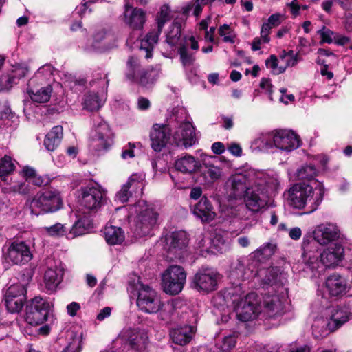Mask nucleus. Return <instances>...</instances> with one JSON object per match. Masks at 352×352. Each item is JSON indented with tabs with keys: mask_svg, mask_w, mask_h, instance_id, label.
Wrapping results in <instances>:
<instances>
[{
	"mask_svg": "<svg viewBox=\"0 0 352 352\" xmlns=\"http://www.w3.org/2000/svg\"><path fill=\"white\" fill-rule=\"evenodd\" d=\"M133 196L127 186L124 184L120 190L116 193L115 199L116 201L124 204L127 202Z\"/></svg>",
	"mask_w": 352,
	"mask_h": 352,
	"instance_id": "nucleus-56",
	"label": "nucleus"
},
{
	"mask_svg": "<svg viewBox=\"0 0 352 352\" xmlns=\"http://www.w3.org/2000/svg\"><path fill=\"white\" fill-rule=\"evenodd\" d=\"M137 305L142 311L149 314L161 311L162 319H166L173 313L175 302L168 301L163 304L155 290L148 285L139 283Z\"/></svg>",
	"mask_w": 352,
	"mask_h": 352,
	"instance_id": "nucleus-4",
	"label": "nucleus"
},
{
	"mask_svg": "<svg viewBox=\"0 0 352 352\" xmlns=\"http://www.w3.org/2000/svg\"><path fill=\"white\" fill-rule=\"evenodd\" d=\"M83 335L82 332L70 331L67 345L62 352H81L82 349Z\"/></svg>",
	"mask_w": 352,
	"mask_h": 352,
	"instance_id": "nucleus-41",
	"label": "nucleus"
},
{
	"mask_svg": "<svg viewBox=\"0 0 352 352\" xmlns=\"http://www.w3.org/2000/svg\"><path fill=\"white\" fill-rule=\"evenodd\" d=\"M211 2L210 0H195V1H192L183 7V13L188 14L190 11L193 10L194 15L198 16L202 12L203 6Z\"/></svg>",
	"mask_w": 352,
	"mask_h": 352,
	"instance_id": "nucleus-51",
	"label": "nucleus"
},
{
	"mask_svg": "<svg viewBox=\"0 0 352 352\" xmlns=\"http://www.w3.org/2000/svg\"><path fill=\"white\" fill-rule=\"evenodd\" d=\"M135 146L134 144L129 143L127 145L123 147L121 157L123 160H127L133 158L134 155V148Z\"/></svg>",
	"mask_w": 352,
	"mask_h": 352,
	"instance_id": "nucleus-61",
	"label": "nucleus"
},
{
	"mask_svg": "<svg viewBox=\"0 0 352 352\" xmlns=\"http://www.w3.org/2000/svg\"><path fill=\"white\" fill-rule=\"evenodd\" d=\"M315 190L316 192L305 182L295 184L286 192L288 203L297 209H303L309 205V210L307 213H311L316 210L324 196V188L321 185Z\"/></svg>",
	"mask_w": 352,
	"mask_h": 352,
	"instance_id": "nucleus-3",
	"label": "nucleus"
},
{
	"mask_svg": "<svg viewBox=\"0 0 352 352\" xmlns=\"http://www.w3.org/2000/svg\"><path fill=\"white\" fill-rule=\"evenodd\" d=\"M343 253L342 245L333 243L320 253V261L326 267H333L341 261Z\"/></svg>",
	"mask_w": 352,
	"mask_h": 352,
	"instance_id": "nucleus-28",
	"label": "nucleus"
},
{
	"mask_svg": "<svg viewBox=\"0 0 352 352\" xmlns=\"http://www.w3.org/2000/svg\"><path fill=\"white\" fill-rule=\"evenodd\" d=\"M25 205L32 214L38 216L58 210L63 201L58 191L50 190L37 193L32 199L27 200Z\"/></svg>",
	"mask_w": 352,
	"mask_h": 352,
	"instance_id": "nucleus-5",
	"label": "nucleus"
},
{
	"mask_svg": "<svg viewBox=\"0 0 352 352\" xmlns=\"http://www.w3.org/2000/svg\"><path fill=\"white\" fill-rule=\"evenodd\" d=\"M96 134L90 142L92 150L101 152L105 151L113 144V135L108 124L102 120L96 122Z\"/></svg>",
	"mask_w": 352,
	"mask_h": 352,
	"instance_id": "nucleus-13",
	"label": "nucleus"
},
{
	"mask_svg": "<svg viewBox=\"0 0 352 352\" xmlns=\"http://www.w3.org/2000/svg\"><path fill=\"white\" fill-rule=\"evenodd\" d=\"M177 126L172 135V144L187 148L192 146L197 140L195 129L189 121H177Z\"/></svg>",
	"mask_w": 352,
	"mask_h": 352,
	"instance_id": "nucleus-12",
	"label": "nucleus"
},
{
	"mask_svg": "<svg viewBox=\"0 0 352 352\" xmlns=\"http://www.w3.org/2000/svg\"><path fill=\"white\" fill-rule=\"evenodd\" d=\"M31 182L38 186H44L48 185L51 179L47 175L41 176L36 174Z\"/></svg>",
	"mask_w": 352,
	"mask_h": 352,
	"instance_id": "nucleus-62",
	"label": "nucleus"
},
{
	"mask_svg": "<svg viewBox=\"0 0 352 352\" xmlns=\"http://www.w3.org/2000/svg\"><path fill=\"white\" fill-rule=\"evenodd\" d=\"M212 243L218 251H222L224 247L228 248L229 245V233L217 232Z\"/></svg>",
	"mask_w": 352,
	"mask_h": 352,
	"instance_id": "nucleus-54",
	"label": "nucleus"
},
{
	"mask_svg": "<svg viewBox=\"0 0 352 352\" xmlns=\"http://www.w3.org/2000/svg\"><path fill=\"white\" fill-rule=\"evenodd\" d=\"M119 337L122 341L128 342L131 348L142 351L146 347L148 336L147 334L138 329H124Z\"/></svg>",
	"mask_w": 352,
	"mask_h": 352,
	"instance_id": "nucleus-22",
	"label": "nucleus"
},
{
	"mask_svg": "<svg viewBox=\"0 0 352 352\" xmlns=\"http://www.w3.org/2000/svg\"><path fill=\"white\" fill-rule=\"evenodd\" d=\"M34 79H30L28 84L27 93L32 101L38 103H43L47 102L51 96L52 88L50 86L41 87L37 89L34 87Z\"/></svg>",
	"mask_w": 352,
	"mask_h": 352,
	"instance_id": "nucleus-34",
	"label": "nucleus"
},
{
	"mask_svg": "<svg viewBox=\"0 0 352 352\" xmlns=\"http://www.w3.org/2000/svg\"><path fill=\"white\" fill-rule=\"evenodd\" d=\"M14 169V164L8 155H5L0 159V178L6 181V177L11 173Z\"/></svg>",
	"mask_w": 352,
	"mask_h": 352,
	"instance_id": "nucleus-52",
	"label": "nucleus"
},
{
	"mask_svg": "<svg viewBox=\"0 0 352 352\" xmlns=\"http://www.w3.org/2000/svg\"><path fill=\"white\" fill-rule=\"evenodd\" d=\"M219 164L220 162L215 156H210L204 160L201 166V176L204 177L206 184H212L221 177L222 170Z\"/></svg>",
	"mask_w": 352,
	"mask_h": 352,
	"instance_id": "nucleus-25",
	"label": "nucleus"
},
{
	"mask_svg": "<svg viewBox=\"0 0 352 352\" xmlns=\"http://www.w3.org/2000/svg\"><path fill=\"white\" fill-rule=\"evenodd\" d=\"M104 236L107 243L111 245L122 244L125 239L123 230L113 226H107L104 228Z\"/></svg>",
	"mask_w": 352,
	"mask_h": 352,
	"instance_id": "nucleus-37",
	"label": "nucleus"
},
{
	"mask_svg": "<svg viewBox=\"0 0 352 352\" xmlns=\"http://www.w3.org/2000/svg\"><path fill=\"white\" fill-rule=\"evenodd\" d=\"M112 36L104 30L96 32L94 36L92 48L94 50L101 51L106 48L105 41L111 38Z\"/></svg>",
	"mask_w": 352,
	"mask_h": 352,
	"instance_id": "nucleus-49",
	"label": "nucleus"
},
{
	"mask_svg": "<svg viewBox=\"0 0 352 352\" xmlns=\"http://www.w3.org/2000/svg\"><path fill=\"white\" fill-rule=\"evenodd\" d=\"M327 317L331 331H337L352 318V313L346 306L333 307L329 309Z\"/></svg>",
	"mask_w": 352,
	"mask_h": 352,
	"instance_id": "nucleus-23",
	"label": "nucleus"
},
{
	"mask_svg": "<svg viewBox=\"0 0 352 352\" xmlns=\"http://www.w3.org/2000/svg\"><path fill=\"white\" fill-rule=\"evenodd\" d=\"M181 36L182 24L179 22H174L168 27L166 34V43L170 47H175L178 44Z\"/></svg>",
	"mask_w": 352,
	"mask_h": 352,
	"instance_id": "nucleus-42",
	"label": "nucleus"
},
{
	"mask_svg": "<svg viewBox=\"0 0 352 352\" xmlns=\"http://www.w3.org/2000/svg\"><path fill=\"white\" fill-rule=\"evenodd\" d=\"M187 274L183 267L171 265L162 275V283L165 293L170 295L179 294L186 282Z\"/></svg>",
	"mask_w": 352,
	"mask_h": 352,
	"instance_id": "nucleus-9",
	"label": "nucleus"
},
{
	"mask_svg": "<svg viewBox=\"0 0 352 352\" xmlns=\"http://www.w3.org/2000/svg\"><path fill=\"white\" fill-rule=\"evenodd\" d=\"M160 71L159 67L142 68L139 60L134 56H130L126 62V78L142 86L153 84L159 78Z\"/></svg>",
	"mask_w": 352,
	"mask_h": 352,
	"instance_id": "nucleus-6",
	"label": "nucleus"
},
{
	"mask_svg": "<svg viewBox=\"0 0 352 352\" xmlns=\"http://www.w3.org/2000/svg\"><path fill=\"white\" fill-rule=\"evenodd\" d=\"M167 257L170 260L182 259L185 255V248L188 244L186 233L178 231L170 233L166 237Z\"/></svg>",
	"mask_w": 352,
	"mask_h": 352,
	"instance_id": "nucleus-16",
	"label": "nucleus"
},
{
	"mask_svg": "<svg viewBox=\"0 0 352 352\" xmlns=\"http://www.w3.org/2000/svg\"><path fill=\"white\" fill-rule=\"evenodd\" d=\"M14 85L8 73L0 76V91H8Z\"/></svg>",
	"mask_w": 352,
	"mask_h": 352,
	"instance_id": "nucleus-60",
	"label": "nucleus"
},
{
	"mask_svg": "<svg viewBox=\"0 0 352 352\" xmlns=\"http://www.w3.org/2000/svg\"><path fill=\"white\" fill-rule=\"evenodd\" d=\"M231 32L230 26L228 24L221 25L219 29V34L223 37V41L226 43H234L233 37L230 34Z\"/></svg>",
	"mask_w": 352,
	"mask_h": 352,
	"instance_id": "nucleus-59",
	"label": "nucleus"
},
{
	"mask_svg": "<svg viewBox=\"0 0 352 352\" xmlns=\"http://www.w3.org/2000/svg\"><path fill=\"white\" fill-rule=\"evenodd\" d=\"M318 173V170L313 165H305L299 168L296 173V176L299 180H312Z\"/></svg>",
	"mask_w": 352,
	"mask_h": 352,
	"instance_id": "nucleus-47",
	"label": "nucleus"
},
{
	"mask_svg": "<svg viewBox=\"0 0 352 352\" xmlns=\"http://www.w3.org/2000/svg\"><path fill=\"white\" fill-rule=\"evenodd\" d=\"M135 208L137 213L135 219V232L140 236L148 234L157 224L158 212L151 204L144 200L139 201Z\"/></svg>",
	"mask_w": 352,
	"mask_h": 352,
	"instance_id": "nucleus-7",
	"label": "nucleus"
},
{
	"mask_svg": "<svg viewBox=\"0 0 352 352\" xmlns=\"http://www.w3.org/2000/svg\"><path fill=\"white\" fill-rule=\"evenodd\" d=\"M170 129L166 125L155 124L150 134L151 146L155 151H161L170 140Z\"/></svg>",
	"mask_w": 352,
	"mask_h": 352,
	"instance_id": "nucleus-29",
	"label": "nucleus"
},
{
	"mask_svg": "<svg viewBox=\"0 0 352 352\" xmlns=\"http://www.w3.org/2000/svg\"><path fill=\"white\" fill-rule=\"evenodd\" d=\"M276 245L274 243H264L259 248L256 250L252 254L254 257L258 260L266 259L270 258L276 252Z\"/></svg>",
	"mask_w": 352,
	"mask_h": 352,
	"instance_id": "nucleus-45",
	"label": "nucleus"
},
{
	"mask_svg": "<svg viewBox=\"0 0 352 352\" xmlns=\"http://www.w3.org/2000/svg\"><path fill=\"white\" fill-rule=\"evenodd\" d=\"M91 228V221L88 218L79 219L73 225L70 234L73 236H78L84 234Z\"/></svg>",
	"mask_w": 352,
	"mask_h": 352,
	"instance_id": "nucleus-48",
	"label": "nucleus"
},
{
	"mask_svg": "<svg viewBox=\"0 0 352 352\" xmlns=\"http://www.w3.org/2000/svg\"><path fill=\"white\" fill-rule=\"evenodd\" d=\"M103 104V100L100 98L97 94L90 93L85 96L84 109L93 111L98 110Z\"/></svg>",
	"mask_w": 352,
	"mask_h": 352,
	"instance_id": "nucleus-44",
	"label": "nucleus"
},
{
	"mask_svg": "<svg viewBox=\"0 0 352 352\" xmlns=\"http://www.w3.org/2000/svg\"><path fill=\"white\" fill-rule=\"evenodd\" d=\"M79 202L85 208L92 210L100 208L105 196L104 191L98 185H88L80 190Z\"/></svg>",
	"mask_w": 352,
	"mask_h": 352,
	"instance_id": "nucleus-15",
	"label": "nucleus"
},
{
	"mask_svg": "<svg viewBox=\"0 0 352 352\" xmlns=\"http://www.w3.org/2000/svg\"><path fill=\"white\" fill-rule=\"evenodd\" d=\"M125 184L134 196L141 195L145 186V175L134 173L128 178Z\"/></svg>",
	"mask_w": 352,
	"mask_h": 352,
	"instance_id": "nucleus-40",
	"label": "nucleus"
},
{
	"mask_svg": "<svg viewBox=\"0 0 352 352\" xmlns=\"http://www.w3.org/2000/svg\"><path fill=\"white\" fill-rule=\"evenodd\" d=\"M12 116L11 109L7 102L0 103V119H8Z\"/></svg>",
	"mask_w": 352,
	"mask_h": 352,
	"instance_id": "nucleus-63",
	"label": "nucleus"
},
{
	"mask_svg": "<svg viewBox=\"0 0 352 352\" xmlns=\"http://www.w3.org/2000/svg\"><path fill=\"white\" fill-rule=\"evenodd\" d=\"M197 328L193 325H185L173 329L170 337L173 342L178 345L184 346L188 344L195 334Z\"/></svg>",
	"mask_w": 352,
	"mask_h": 352,
	"instance_id": "nucleus-32",
	"label": "nucleus"
},
{
	"mask_svg": "<svg viewBox=\"0 0 352 352\" xmlns=\"http://www.w3.org/2000/svg\"><path fill=\"white\" fill-rule=\"evenodd\" d=\"M170 9L167 4L160 8V12L156 15L157 28L149 32L140 42V50L145 52V58H149L153 56V50L157 43L159 36L166 22L170 19Z\"/></svg>",
	"mask_w": 352,
	"mask_h": 352,
	"instance_id": "nucleus-8",
	"label": "nucleus"
},
{
	"mask_svg": "<svg viewBox=\"0 0 352 352\" xmlns=\"http://www.w3.org/2000/svg\"><path fill=\"white\" fill-rule=\"evenodd\" d=\"M274 148L282 151L291 152L300 146L299 136L294 131L287 129L274 131Z\"/></svg>",
	"mask_w": 352,
	"mask_h": 352,
	"instance_id": "nucleus-18",
	"label": "nucleus"
},
{
	"mask_svg": "<svg viewBox=\"0 0 352 352\" xmlns=\"http://www.w3.org/2000/svg\"><path fill=\"white\" fill-rule=\"evenodd\" d=\"M329 322L327 318L317 317L314 319L311 329L312 334L316 339H320L327 336L330 333L334 332L331 331L329 327Z\"/></svg>",
	"mask_w": 352,
	"mask_h": 352,
	"instance_id": "nucleus-38",
	"label": "nucleus"
},
{
	"mask_svg": "<svg viewBox=\"0 0 352 352\" xmlns=\"http://www.w3.org/2000/svg\"><path fill=\"white\" fill-rule=\"evenodd\" d=\"M287 57L285 60V67L282 68L280 67L278 71L277 72L278 74L284 72L285 69L287 67H294L295 66L298 61V56L297 54H294V51L290 50L287 52Z\"/></svg>",
	"mask_w": 352,
	"mask_h": 352,
	"instance_id": "nucleus-58",
	"label": "nucleus"
},
{
	"mask_svg": "<svg viewBox=\"0 0 352 352\" xmlns=\"http://www.w3.org/2000/svg\"><path fill=\"white\" fill-rule=\"evenodd\" d=\"M193 214L202 221L209 222L215 217V212L210 201L206 197H202L192 209Z\"/></svg>",
	"mask_w": 352,
	"mask_h": 352,
	"instance_id": "nucleus-33",
	"label": "nucleus"
},
{
	"mask_svg": "<svg viewBox=\"0 0 352 352\" xmlns=\"http://www.w3.org/2000/svg\"><path fill=\"white\" fill-rule=\"evenodd\" d=\"M263 307L269 317H275L282 314L283 302L278 296L268 295L264 298Z\"/></svg>",
	"mask_w": 352,
	"mask_h": 352,
	"instance_id": "nucleus-35",
	"label": "nucleus"
},
{
	"mask_svg": "<svg viewBox=\"0 0 352 352\" xmlns=\"http://www.w3.org/2000/svg\"><path fill=\"white\" fill-rule=\"evenodd\" d=\"M199 167V162L192 155H186L175 162V168L182 173H192Z\"/></svg>",
	"mask_w": 352,
	"mask_h": 352,
	"instance_id": "nucleus-36",
	"label": "nucleus"
},
{
	"mask_svg": "<svg viewBox=\"0 0 352 352\" xmlns=\"http://www.w3.org/2000/svg\"><path fill=\"white\" fill-rule=\"evenodd\" d=\"M246 263L244 257H240L232 263L228 275L230 286L240 285L242 287L241 282L252 276V271L246 266Z\"/></svg>",
	"mask_w": 352,
	"mask_h": 352,
	"instance_id": "nucleus-21",
	"label": "nucleus"
},
{
	"mask_svg": "<svg viewBox=\"0 0 352 352\" xmlns=\"http://www.w3.org/2000/svg\"><path fill=\"white\" fill-rule=\"evenodd\" d=\"M325 288L329 296L341 297L348 291L347 280L340 274L333 273L327 278Z\"/></svg>",
	"mask_w": 352,
	"mask_h": 352,
	"instance_id": "nucleus-27",
	"label": "nucleus"
},
{
	"mask_svg": "<svg viewBox=\"0 0 352 352\" xmlns=\"http://www.w3.org/2000/svg\"><path fill=\"white\" fill-rule=\"evenodd\" d=\"M12 190L15 192L23 195L28 194L30 192L29 186L25 182L13 185L12 186Z\"/></svg>",
	"mask_w": 352,
	"mask_h": 352,
	"instance_id": "nucleus-64",
	"label": "nucleus"
},
{
	"mask_svg": "<svg viewBox=\"0 0 352 352\" xmlns=\"http://www.w3.org/2000/svg\"><path fill=\"white\" fill-rule=\"evenodd\" d=\"M339 229L333 223H326L318 226L314 231V240L325 245L339 238Z\"/></svg>",
	"mask_w": 352,
	"mask_h": 352,
	"instance_id": "nucleus-24",
	"label": "nucleus"
},
{
	"mask_svg": "<svg viewBox=\"0 0 352 352\" xmlns=\"http://www.w3.org/2000/svg\"><path fill=\"white\" fill-rule=\"evenodd\" d=\"M189 47L191 50L195 51L199 49L198 42L192 36L189 38L184 37V43H180V46L178 50L181 61L184 66L192 65L195 60V54L189 51Z\"/></svg>",
	"mask_w": 352,
	"mask_h": 352,
	"instance_id": "nucleus-30",
	"label": "nucleus"
},
{
	"mask_svg": "<svg viewBox=\"0 0 352 352\" xmlns=\"http://www.w3.org/2000/svg\"><path fill=\"white\" fill-rule=\"evenodd\" d=\"M63 138V127L60 125L54 126L46 135L44 145L50 151H54L60 144Z\"/></svg>",
	"mask_w": 352,
	"mask_h": 352,
	"instance_id": "nucleus-39",
	"label": "nucleus"
},
{
	"mask_svg": "<svg viewBox=\"0 0 352 352\" xmlns=\"http://www.w3.org/2000/svg\"><path fill=\"white\" fill-rule=\"evenodd\" d=\"M225 302L227 307H232L236 314L237 318L243 322L252 320L260 313L258 296L254 292L244 294L240 285L229 286L218 294L214 301L221 304Z\"/></svg>",
	"mask_w": 352,
	"mask_h": 352,
	"instance_id": "nucleus-1",
	"label": "nucleus"
},
{
	"mask_svg": "<svg viewBox=\"0 0 352 352\" xmlns=\"http://www.w3.org/2000/svg\"><path fill=\"white\" fill-rule=\"evenodd\" d=\"M260 177H256L254 171H250L246 174H238L232 179V192L230 197L234 199L241 198L244 193L246 194L247 189L254 184V181Z\"/></svg>",
	"mask_w": 352,
	"mask_h": 352,
	"instance_id": "nucleus-20",
	"label": "nucleus"
},
{
	"mask_svg": "<svg viewBox=\"0 0 352 352\" xmlns=\"http://www.w3.org/2000/svg\"><path fill=\"white\" fill-rule=\"evenodd\" d=\"M318 34L321 37L320 43H326L330 44L334 42V36L336 34L327 27L322 26V28L318 31Z\"/></svg>",
	"mask_w": 352,
	"mask_h": 352,
	"instance_id": "nucleus-57",
	"label": "nucleus"
},
{
	"mask_svg": "<svg viewBox=\"0 0 352 352\" xmlns=\"http://www.w3.org/2000/svg\"><path fill=\"white\" fill-rule=\"evenodd\" d=\"M236 338L234 335L225 336L221 341L217 343L219 352H230L236 346Z\"/></svg>",
	"mask_w": 352,
	"mask_h": 352,
	"instance_id": "nucleus-53",
	"label": "nucleus"
},
{
	"mask_svg": "<svg viewBox=\"0 0 352 352\" xmlns=\"http://www.w3.org/2000/svg\"><path fill=\"white\" fill-rule=\"evenodd\" d=\"M54 67L51 65H44L38 69L35 76L31 79H34L35 82L50 81L52 79Z\"/></svg>",
	"mask_w": 352,
	"mask_h": 352,
	"instance_id": "nucleus-50",
	"label": "nucleus"
},
{
	"mask_svg": "<svg viewBox=\"0 0 352 352\" xmlns=\"http://www.w3.org/2000/svg\"><path fill=\"white\" fill-rule=\"evenodd\" d=\"M63 277V269L55 265L48 267L44 274V285L46 291L52 294L54 292Z\"/></svg>",
	"mask_w": 352,
	"mask_h": 352,
	"instance_id": "nucleus-31",
	"label": "nucleus"
},
{
	"mask_svg": "<svg viewBox=\"0 0 352 352\" xmlns=\"http://www.w3.org/2000/svg\"><path fill=\"white\" fill-rule=\"evenodd\" d=\"M49 310L50 303L36 296L26 307L25 320L31 325H40L47 320Z\"/></svg>",
	"mask_w": 352,
	"mask_h": 352,
	"instance_id": "nucleus-11",
	"label": "nucleus"
},
{
	"mask_svg": "<svg viewBox=\"0 0 352 352\" xmlns=\"http://www.w3.org/2000/svg\"><path fill=\"white\" fill-rule=\"evenodd\" d=\"M29 72V68L27 65L23 63H17L12 65L8 74L12 78L14 84L16 85L19 81L24 78Z\"/></svg>",
	"mask_w": 352,
	"mask_h": 352,
	"instance_id": "nucleus-46",
	"label": "nucleus"
},
{
	"mask_svg": "<svg viewBox=\"0 0 352 352\" xmlns=\"http://www.w3.org/2000/svg\"><path fill=\"white\" fill-rule=\"evenodd\" d=\"M43 231L51 236H60L65 234L66 230L61 223H56L52 226H46L42 228Z\"/></svg>",
	"mask_w": 352,
	"mask_h": 352,
	"instance_id": "nucleus-55",
	"label": "nucleus"
},
{
	"mask_svg": "<svg viewBox=\"0 0 352 352\" xmlns=\"http://www.w3.org/2000/svg\"><path fill=\"white\" fill-rule=\"evenodd\" d=\"M257 274L261 286L265 289L270 287L276 289L282 287L287 282V274L277 267L260 270Z\"/></svg>",
	"mask_w": 352,
	"mask_h": 352,
	"instance_id": "nucleus-17",
	"label": "nucleus"
},
{
	"mask_svg": "<svg viewBox=\"0 0 352 352\" xmlns=\"http://www.w3.org/2000/svg\"><path fill=\"white\" fill-rule=\"evenodd\" d=\"M279 185L280 179L277 175L257 179L244 195L246 207L254 212H258L267 206L270 196L277 190Z\"/></svg>",
	"mask_w": 352,
	"mask_h": 352,
	"instance_id": "nucleus-2",
	"label": "nucleus"
},
{
	"mask_svg": "<svg viewBox=\"0 0 352 352\" xmlns=\"http://www.w3.org/2000/svg\"><path fill=\"white\" fill-rule=\"evenodd\" d=\"M274 131L267 133L260 134L254 141L253 144L260 151H269L274 148Z\"/></svg>",
	"mask_w": 352,
	"mask_h": 352,
	"instance_id": "nucleus-43",
	"label": "nucleus"
},
{
	"mask_svg": "<svg viewBox=\"0 0 352 352\" xmlns=\"http://www.w3.org/2000/svg\"><path fill=\"white\" fill-rule=\"evenodd\" d=\"M124 21L133 30H141L146 22L145 11L140 8H131L126 2L124 5Z\"/></svg>",
	"mask_w": 352,
	"mask_h": 352,
	"instance_id": "nucleus-26",
	"label": "nucleus"
},
{
	"mask_svg": "<svg viewBox=\"0 0 352 352\" xmlns=\"http://www.w3.org/2000/svg\"><path fill=\"white\" fill-rule=\"evenodd\" d=\"M25 293L23 285L14 284L9 287L5 294V302L10 312L18 313L22 309L26 299Z\"/></svg>",
	"mask_w": 352,
	"mask_h": 352,
	"instance_id": "nucleus-19",
	"label": "nucleus"
},
{
	"mask_svg": "<svg viewBox=\"0 0 352 352\" xmlns=\"http://www.w3.org/2000/svg\"><path fill=\"white\" fill-rule=\"evenodd\" d=\"M220 274L216 270L201 267L193 276L192 287L199 292L210 293L217 289Z\"/></svg>",
	"mask_w": 352,
	"mask_h": 352,
	"instance_id": "nucleus-10",
	"label": "nucleus"
},
{
	"mask_svg": "<svg viewBox=\"0 0 352 352\" xmlns=\"http://www.w3.org/2000/svg\"><path fill=\"white\" fill-rule=\"evenodd\" d=\"M5 260L13 265H24L32 258L30 248L23 241L11 243L6 250H3Z\"/></svg>",
	"mask_w": 352,
	"mask_h": 352,
	"instance_id": "nucleus-14",
	"label": "nucleus"
}]
</instances>
